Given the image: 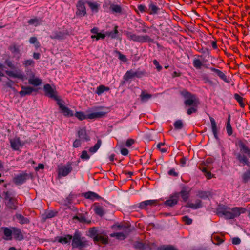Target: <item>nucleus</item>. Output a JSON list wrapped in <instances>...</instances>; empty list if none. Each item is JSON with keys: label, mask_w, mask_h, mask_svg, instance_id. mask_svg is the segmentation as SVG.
Listing matches in <instances>:
<instances>
[{"label": "nucleus", "mask_w": 250, "mask_h": 250, "mask_svg": "<svg viewBox=\"0 0 250 250\" xmlns=\"http://www.w3.org/2000/svg\"><path fill=\"white\" fill-rule=\"evenodd\" d=\"M236 145L239 148V152L235 153V156L239 163L244 165L249 166L250 158V148L242 140H239Z\"/></svg>", "instance_id": "1"}, {"label": "nucleus", "mask_w": 250, "mask_h": 250, "mask_svg": "<svg viewBox=\"0 0 250 250\" xmlns=\"http://www.w3.org/2000/svg\"><path fill=\"white\" fill-rule=\"evenodd\" d=\"M71 245L73 248L83 250L89 246V243L85 237L82 236L79 231H76L72 237Z\"/></svg>", "instance_id": "2"}, {"label": "nucleus", "mask_w": 250, "mask_h": 250, "mask_svg": "<svg viewBox=\"0 0 250 250\" xmlns=\"http://www.w3.org/2000/svg\"><path fill=\"white\" fill-rule=\"evenodd\" d=\"M112 228L119 232L112 233L110 234L111 237H116L119 240L125 239L130 233L129 228L125 226L115 224L112 226Z\"/></svg>", "instance_id": "3"}, {"label": "nucleus", "mask_w": 250, "mask_h": 250, "mask_svg": "<svg viewBox=\"0 0 250 250\" xmlns=\"http://www.w3.org/2000/svg\"><path fill=\"white\" fill-rule=\"evenodd\" d=\"M125 34L130 41L141 43L152 42L153 40L147 35H139L129 31H125Z\"/></svg>", "instance_id": "4"}, {"label": "nucleus", "mask_w": 250, "mask_h": 250, "mask_svg": "<svg viewBox=\"0 0 250 250\" xmlns=\"http://www.w3.org/2000/svg\"><path fill=\"white\" fill-rule=\"evenodd\" d=\"M181 94L186 99L184 102L186 106H198L199 104V99L195 95L187 90L181 91Z\"/></svg>", "instance_id": "5"}, {"label": "nucleus", "mask_w": 250, "mask_h": 250, "mask_svg": "<svg viewBox=\"0 0 250 250\" xmlns=\"http://www.w3.org/2000/svg\"><path fill=\"white\" fill-rule=\"evenodd\" d=\"M72 169L71 162H68L65 165H58L57 169L58 178L67 176L72 171Z\"/></svg>", "instance_id": "6"}, {"label": "nucleus", "mask_w": 250, "mask_h": 250, "mask_svg": "<svg viewBox=\"0 0 250 250\" xmlns=\"http://www.w3.org/2000/svg\"><path fill=\"white\" fill-rule=\"evenodd\" d=\"M109 111L110 109L109 108L101 107L99 108V110L97 111L87 115V118L89 119L102 118L105 116Z\"/></svg>", "instance_id": "7"}, {"label": "nucleus", "mask_w": 250, "mask_h": 250, "mask_svg": "<svg viewBox=\"0 0 250 250\" xmlns=\"http://www.w3.org/2000/svg\"><path fill=\"white\" fill-rule=\"evenodd\" d=\"M10 147L12 150L15 151L19 150L22 147L24 143L21 141L20 137L16 136L13 138L9 139Z\"/></svg>", "instance_id": "8"}, {"label": "nucleus", "mask_w": 250, "mask_h": 250, "mask_svg": "<svg viewBox=\"0 0 250 250\" xmlns=\"http://www.w3.org/2000/svg\"><path fill=\"white\" fill-rule=\"evenodd\" d=\"M85 2L83 0H79L76 4L77 11L76 15L77 16L82 17L85 16L87 14L86 8L85 6Z\"/></svg>", "instance_id": "9"}, {"label": "nucleus", "mask_w": 250, "mask_h": 250, "mask_svg": "<svg viewBox=\"0 0 250 250\" xmlns=\"http://www.w3.org/2000/svg\"><path fill=\"white\" fill-rule=\"evenodd\" d=\"M5 73L10 77L17 78L22 81L27 79L25 75L19 69L15 71L7 70L5 71Z\"/></svg>", "instance_id": "10"}, {"label": "nucleus", "mask_w": 250, "mask_h": 250, "mask_svg": "<svg viewBox=\"0 0 250 250\" xmlns=\"http://www.w3.org/2000/svg\"><path fill=\"white\" fill-rule=\"evenodd\" d=\"M136 250H153L156 247L154 244L143 243L141 242H136L134 245Z\"/></svg>", "instance_id": "11"}, {"label": "nucleus", "mask_w": 250, "mask_h": 250, "mask_svg": "<svg viewBox=\"0 0 250 250\" xmlns=\"http://www.w3.org/2000/svg\"><path fill=\"white\" fill-rule=\"evenodd\" d=\"M63 102L60 99L57 101V104L58 105L60 109L61 110V112L65 116H73L74 115L73 111L65 106L63 104Z\"/></svg>", "instance_id": "12"}, {"label": "nucleus", "mask_w": 250, "mask_h": 250, "mask_svg": "<svg viewBox=\"0 0 250 250\" xmlns=\"http://www.w3.org/2000/svg\"><path fill=\"white\" fill-rule=\"evenodd\" d=\"M43 89L45 95L48 97L53 98L57 102L59 100L58 97L56 94L55 91L51 87L49 84H46L44 85Z\"/></svg>", "instance_id": "13"}, {"label": "nucleus", "mask_w": 250, "mask_h": 250, "mask_svg": "<svg viewBox=\"0 0 250 250\" xmlns=\"http://www.w3.org/2000/svg\"><path fill=\"white\" fill-rule=\"evenodd\" d=\"M178 199L179 193H175L169 196L168 199L165 202L164 204L166 206L173 207L177 204Z\"/></svg>", "instance_id": "14"}, {"label": "nucleus", "mask_w": 250, "mask_h": 250, "mask_svg": "<svg viewBox=\"0 0 250 250\" xmlns=\"http://www.w3.org/2000/svg\"><path fill=\"white\" fill-rule=\"evenodd\" d=\"M94 242L96 244L100 243L102 244L106 245L109 242L108 237L104 233H99L98 236L94 237Z\"/></svg>", "instance_id": "15"}, {"label": "nucleus", "mask_w": 250, "mask_h": 250, "mask_svg": "<svg viewBox=\"0 0 250 250\" xmlns=\"http://www.w3.org/2000/svg\"><path fill=\"white\" fill-rule=\"evenodd\" d=\"M218 214L224 215L228 219H231V208L225 206L220 207L218 209Z\"/></svg>", "instance_id": "16"}, {"label": "nucleus", "mask_w": 250, "mask_h": 250, "mask_svg": "<svg viewBox=\"0 0 250 250\" xmlns=\"http://www.w3.org/2000/svg\"><path fill=\"white\" fill-rule=\"evenodd\" d=\"M22 90L19 93L21 97H24L26 95H30L34 91H37V89L34 88L30 86L21 85Z\"/></svg>", "instance_id": "17"}, {"label": "nucleus", "mask_w": 250, "mask_h": 250, "mask_svg": "<svg viewBox=\"0 0 250 250\" xmlns=\"http://www.w3.org/2000/svg\"><path fill=\"white\" fill-rule=\"evenodd\" d=\"M27 177V174L25 173H21L16 175L13 178V181L16 185H21L26 181Z\"/></svg>", "instance_id": "18"}, {"label": "nucleus", "mask_w": 250, "mask_h": 250, "mask_svg": "<svg viewBox=\"0 0 250 250\" xmlns=\"http://www.w3.org/2000/svg\"><path fill=\"white\" fill-rule=\"evenodd\" d=\"M67 33L60 31H54L51 33L50 38L52 39L62 40L66 38Z\"/></svg>", "instance_id": "19"}, {"label": "nucleus", "mask_w": 250, "mask_h": 250, "mask_svg": "<svg viewBox=\"0 0 250 250\" xmlns=\"http://www.w3.org/2000/svg\"><path fill=\"white\" fill-rule=\"evenodd\" d=\"M246 211V209L242 207H234L231 208L232 219L239 216L241 214L244 213Z\"/></svg>", "instance_id": "20"}, {"label": "nucleus", "mask_w": 250, "mask_h": 250, "mask_svg": "<svg viewBox=\"0 0 250 250\" xmlns=\"http://www.w3.org/2000/svg\"><path fill=\"white\" fill-rule=\"evenodd\" d=\"M110 10L113 14L121 15L123 14V8L119 4L111 3L110 4Z\"/></svg>", "instance_id": "21"}, {"label": "nucleus", "mask_w": 250, "mask_h": 250, "mask_svg": "<svg viewBox=\"0 0 250 250\" xmlns=\"http://www.w3.org/2000/svg\"><path fill=\"white\" fill-rule=\"evenodd\" d=\"M157 204V201L156 200H148L142 202L139 204V208L141 209H146L148 206H153Z\"/></svg>", "instance_id": "22"}, {"label": "nucleus", "mask_w": 250, "mask_h": 250, "mask_svg": "<svg viewBox=\"0 0 250 250\" xmlns=\"http://www.w3.org/2000/svg\"><path fill=\"white\" fill-rule=\"evenodd\" d=\"M86 3L88 5L92 12L95 13L98 12L100 7V4L97 2L87 1H86Z\"/></svg>", "instance_id": "23"}, {"label": "nucleus", "mask_w": 250, "mask_h": 250, "mask_svg": "<svg viewBox=\"0 0 250 250\" xmlns=\"http://www.w3.org/2000/svg\"><path fill=\"white\" fill-rule=\"evenodd\" d=\"M159 10V8L157 6L156 3L150 1L148 4V12L150 14H155L158 13Z\"/></svg>", "instance_id": "24"}, {"label": "nucleus", "mask_w": 250, "mask_h": 250, "mask_svg": "<svg viewBox=\"0 0 250 250\" xmlns=\"http://www.w3.org/2000/svg\"><path fill=\"white\" fill-rule=\"evenodd\" d=\"M73 236L70 234L66 235L64 237H57L56 240L62 244H66L72 240Z\"/></svg>", "instance_id": "25"}, {"label": "nucleus", "mask_w": 250, "mask_h": 250, "mask_svg": "<svg viewBox=\"0 0 250 250\" xmlns=\"http://www.w3.org/2000/svg\"><path fill=\"white\" fill-rule=\"evenodd\" d=\"M209 69L211 71L215 72L217 75V76L224 82H228L226 75L223 72L214 67H210L209 68Z\"/></svg>", "instance_id": "26"}, {"label": "nucleus", "mask_w": 250, "mask_h": 250, "mask_svg": "<svg viewBox=\"0 0 250 250\" xmlns=\"http://www.w3.org/2000/svg\"><path fill=\"white\" fill-rule=\"evenodd\" d=\"M197 196L201 199H208L212 196V193L209 191L199 190L197 193Z\"/></svg>", "instance_id": "27"}, {"label": "nucleus", "mask_w": 250, "mask_h": 250, "mask_svg": "<svg viewBox=\"0 0 250 250\" xmlns=\"http://www.w3.org/2000/svg\"><path fill=\"white\" fill-rule=\"evenodd\" d=\"M12 235L14 238L16 240H21L23 239V236L21 230L17 228H12Z\"/></svg>", "instance_id": "28"}, {"label": "nucleus", "mask_w": 250, "mask_h": 250, "mask_svg": "<svg viewBox=\"0 0 250 250\" xmlns=\"http://www.w3.org/2000/svg\"><path fill=\"white\" fill-rule=\"evenodd\" d=\"M4 235V239L6 240H10L12 237V228L10 229L7 227L2 228Z\"/></svg>", "instance_id": "29"}, {"label": "nucleus", "mask_w": 250, "mask_h": 250, "mask_svg": "<svg viewBox=\"0 0 250 250\" xmlns=\"http://www.w3.org/2000/svg\"><path fill=\"white\" fill-rule=\"evenodd\" d=\"M28 83L31 85L39 86L42 84V80L38 77H35V75H33V76L29 79Z\"/></svg>", "instance_id": "30"}, {"label": "nucleus", "mask_w": 250, "mask_h": 250, "mask_svg": "<svg viewBox=\"0 0 250 250\" xmlns=\"http://www.w3.org/2000/svg\"><path fill=\"white\" fill-rule=\"evenodd\" d=\"M209 120H210V121L211 123V129H212V133L214 135V137L216 139H217L218 138V136H217L218 130H217V128L215 121L211 117H209Z\"/></svg>", "instance_id": "31"}, {"label": "nucleus", "mask_w": 250, "mask_h": 250, "mask_svg": "<svg viewBox=\"0 0 250 250\" xmlns=\"http://www.w3.org/2000/svg\"><path fill=\"white\" fill-rule=\"evenodd\" d=\"M78 135L79 137L84 141H88L90 140V138L86 134V130L84 128H82L78 131Z\"/></svg>", "instance_id": "32"}, {"label": "nucleus", "mask_w": 250, "mask_h": 250, "mask_svg": "<svg viewBox=\"0 0 250 250\" xmlns=\"http://www.w3.org/2000/svg\"><path fill=\"white\" fill-rule=\"evenodd\" d=\"M118 33V26H115L113 31H107L105 32V35H106V36L110 37L111 39H116L117 38Z\"/></svg>", "instance_id": "33"}, {"label": "nucleus", "mask_w": 250, "mask_h": 250, "mask_svg": "<svg viewBox=\"0 0 250 250\" xmlns=\"http://www.w3.org/2000/svg\"><path fill=\"white\" fill-rule=\"evenodd\" d=\"M16 219L18 220L19 222L21 224H26L29 223V220L23 215L20 214H17L15 215Z\"/></svg>", "instance_id": "34"}, {"label": "nucleus", "mask_w": 250, "mask_h": 250, "mask_svg": "<svg viewBox=\"0 0 250 250\" xmlns=\"http://www.w3.org/2000/svg\"><path fill=\"white\" fill-rule=\"evenodd\" d=\"M187 206L194 209H198L202 207V201L197 200L195 203H188Z\"/></svg>", "instance_id": "35"}, {"label": "nucleus", "mask_w": 250, "mask_h": 250, "mask_svg": "<svg viewBox=\"0 0 250 250\" xmlns=\"http://www.w3.org/2000/svg\"><path fill=\"white\" fill-rule=\"evenodd\" d=\"M9 49L14 55L21 54L20 46L19 45L13 44L9 47Z\"/></svg>", "instance_id": "36"}, {"label": "nucleus", "mask_w": 250, "mask_h": 250, "mask_svg": "<svg viewBox=\"0 0 250 250\" xmlns=\"http://www.w3.org/2000/svg\"><path fill=\"white\" fill-rule=\"evenodd\" d=\"M28 23L30 25H34V26H37L41 25L42 23V20L41 19H38L37 18L30 19L28 21Z\"/></svg>", "instance_id": "37"}, {"label": "nucleus", "mask_w": 250, "mask_h": 250, "mask_svg": "<svg viewBox=\"0 0 250 250\" xmlns=\"http://www.w3.org/2000/svg\"><path fill=\"white\" fill-rule=\"evenodd\" d=\"M208 168H210V167H208V166H207V167H202L200 168L202 172L204 173L207 179H210L212 177V175L210 172L208 171Z\"/></svg>", "instance_id": "38"}, {"label": "nucleus", "mask_w": 250, "mask_h": 250, "mask_svg": "<svg viewBox=\"0 0 250 250\" xmlns=\"http://www.w3.org/2000/svg\"><path fill=\"white\" fill-rule=\"evenodd\" d=\"M6 206L11 209H16V200L14 198L6 202Z\"/></svg>", "instance_id": "39"}, {"label": "nucleus", "mask_w": 250, "mask_h": 250, "mask_svg": "<svg viewBox=\"0 0 250 250\" xmlns=\"http://www.w3.org/2000/svg\"><path fill=\"white\" fill-rule=\"evenodd\" d=\"M109 88L103 85H101L97 87L96 93L98 95H101L104 91H107L109 90Z\"/></svg>", "instance_id": "40"}, {"label": "nucleus", "mask_w": 250, "mask_h": 250, "mask_svg": "<svg viewBox=\"0 0 250 250\" xmlns=\"http://www.w3.org/2000/svg\"><path fill=\"white\" fill-rule=\"evenodd\" d=\"M179 193V196L180 195L183 200L187 201L189 198V193L185 189H183Z\"/></svg>", "instance_id": "41"}, {"label": "nucleus", "mask_w": 250, "mask_h": 250, "mask_svg": "<svg viewBox=\"0 0 250 250\" xmlns=\"http://www.w3.org/2000/svg\"><path fill=\"white\" fill-rule=\"evenodd\" d=\"M234 97L235 99L239 103L240 106L242 108H244L245 106V104L244 102V98L238 94H235Z\"/></svg>", "instance_id": "42"}, {"label": "nucleus", "mask_w": 250, "mask_h": 250, "mask_svg": "<svg viewBox=\"0 0 250 250\" xmlns=\"http://www.w3.org/2000/svg\"><path fill=\"white\" fill-rule=\"evenodd\" d=\"M152 97V95L142 91L140 95L141 100L142 102H146Z\"/></svg>", "instance_id": "43"}, {"label": "nucleus", "mask_w": 250, "mask_h": 250, "mask_svg": "<svg viewBox=\"0 0 250 250\" xmlns=\"http://www.w3.org/2000/svg\"><path fill=\"white\" fill-rule=\"evenodd\" d=\"M102 144V141L101 140H98L96 144L94 146L90 147L89 149V151L91 153H95L98 149L100 148Z\"/></svg>", "instance_id": "44"}, {"label": "nucleus", "mask_w": 250, "mask_h": 250, "mask_svg": "<svg viewBox=\"0 0 250 250\" xmlns=\"http://www.w3.org/2000/svg\"><path fill=\"white\" fill-rule=\"evenodd\" d=\"M102 144V141L101 140H98L96 144L94 146L90 147L89 149V151L91 153H95L98 149L100 148Z\"/></svg>", "instance_id": "45"}, {"label": "nucleus", "mask_w": 250, "mask_h": 250, "mask_svg": "<svg viewBox=\"0 0 250 250\" xmlns=\"http://www.w3.org/2000/svg\"><path fill=\"white\" fill-rule=\"evenodd\" d=\"M193 65L196 69H201L203 65L202 61L198 59H194L193 61Z\"/></svg>", "instance_id": "46"}, {"label": "nucleus", "mask_w": 250, "mask_h": 250, "mask_svg": "<svg viewBox=\"0 0 250 250\" xmlns=\"http://www.w3.org/2000/svg\"><path fill=\"white\" fill-rule=\"evenodd\" d=\"M158 250H178L172 245H163L157 248Z\"/></svg>", "instance_id": "47"}, {"label": "nucleus", "mask_w": 250, "mask_h": 250, "mask_svg": "<svg viewBox=\"0 0 250 250\" xmlns=\"http://www.w3.org/2000/svg\"><path fill=\"white\" fill-rule=\"evenodd\" d=\"M134 77V71L132 70L127 71L124 76V79L125 81H128L129 79Z\"/></svg>", "instance_id": "48"}, {"label": "nucleus", "mask_w": 250, "mask_h": 250, "mask_svg": "<svg viewBox=\"0 0 250 250\" xmlns=\"http://www.w3.org/2000/svg\"><path fill=\"white\" fill-rule=\"evenodd\" d=\"M88 232L89 236L93 238V241L94 240V237L98 236L99 234V233H97L96 229L94 227L90 228Z\"/></svg>", "instance_id": "49"}, {"label": "nucleus", "mask_w": 250, "mask_h": 250, "mask_svg": "<svg viewBox=\"0 0 250 250\" xmlns=\"http://www.w3.org/2000/svg\"><path fill=\"white\" fill-rule=\"evenodd\" d=\"M94 211L96 214L100 216H102L104 214L103 208L101 206H97L95 207Z\"/></svg>", "instance_id": "50"}, {"label": "nucleus", "mask_w": 250, "mask_h": 250, "mask_svg": "<svg viewBox=\"0 0 250 250\" xmlns=\"http://www.w3.org/2000/svg\"><path fill=\"white\" fill-rule=\"evenodd\" d=\"M56 215V212H54L52 211H50L47 212H46L45 214L43 215L42 216V219L44 220H46L47 218H51L54 217Z\"/></svg>", "instance_id": "51"}, {"label": "nucleus", "mask_w": 250, "mask_h": 250, "mask_svg": "<svg viewBox=\"0 0 250 250\" xmlns=\"http://www.w3.org/2000/svg\"><path fill=\"white\" fill-rule=\"evenodd\" d=\"M29 42L31 44H34L36 48H38L40 46V43L38 41V40L36 37H31L29 39Z\"/></svg>", "instance_id": "52"}, {"label": "nucleus", "mask_w": 250, "mask_h": 250, "mask_svg": "<svg viewBox=\"0 0 250 250\" xmlns=\"http://www.w3.org/2000/svg\"><path fill=\"white\" fill-rule=\"evenodd\" d=\"M243 181L244 183H247L250 180V171L247 170L242 175Z\"/></svg>", "instance_id": "53"}, {"label": "nucleus", "mask_w": 250, "mask_h": 250, "mask_svg": "<svg viewBox=\"0 0 250 250\" xmlns=\"http://www.w3.org/2000/svg\"><path fill=\"white\" fill-rule=\"evenodd\" d=\"M84 196L86 199H93L97 196V195L93 192L89 191L85 193Z\"/></svg>", "instance_id": "54"}, {"label": "nucleus", "mask_w": 250, "mask_h": 250, "mask_svg": "<svg viewBox=\"0 0 250 250\" xmlns=\"http://www.w3.org/2000/svg\"><path fill=\"white\" fill-rule=\"evenodd\" d=\"M106 37V35L105 34H102L101 33H98L96 35H93L91 36L92 39L95 38L96 40H99L100 39H104Z\"/></svg>", "instance_id": "55"}, {"label": "nucleus", "mask_w": 250, "mask_h": 250, "mask_svg": "<svg viewBox=\"0 0 250 250\" xmlns=\"http://www.w3.org/2000/svg\"><path fill=\"white\" fill-rule=\"evenodd\" d=\"M75 116L81 121L87 118V116H85L82 112H76Z\"/></svg>", "instance_id": "56"}, {"label": "nucleus", "mask_w": 250, "mask_h": 250, "mask_svg": "<svg viewBox=\"0 0 250 250\" xmlns=\"http://www.w3.org/2000/svg\"><path fill=\"white\" fill-rule=\"evenodd\" d=\"M74 195L72 194H70L65 199L64 201L65 204L66 205H69L72 202V200L74 198Z\"/></svg>", "instance_id": "57"}, {"label": "nucleus", "mask_w": 250, "mask_h": 250, "mask_svg": "<svg viewBox=\"0 0 250 250\" xmlns=\"http://www.w3.org/2000/svg\"><path fill=\"white\" fill-rule=\"evenodd\" d=\"M174 128L176 129H181L183 127V123L181 120L176 121L174 124Z\"/></svg>", "instance_id": "58"}, {"label": "nucleus", "mask_w": 250, "mask_h": 250, "mask_svg": "<svg viewBox=\"0 0 250 250\" xmlns=\"http://www.w3.org/2000/svg\"><path fill=\"white\" fill-rule=\"evenodd\" d=\"M34 61L31 59L25 60L23 62V65L25 67H28L29 66H33L34 65Z\"/></svg>", "instance_id": "59"}, {"label": "nucleus", "mask_w": 250, "mask_h": 250, "mask_svg": "<svg viewBox=\"0 0 250 250\" xmlns=\"http://www.w3.org/2000/svg\"><path fill=\"white\" fill-rule=\"evenodd\" d=\"M198 106H192V107L188 108L187 110V113L188 115H191L193 113H195L197 111Z\"/></svg>", "instance_id": "60"}, {"label": "nucleus", "mask_w": 250, "mask_h": 250, "mask_svg": "<svg viewBox=\"0 0 250 250\" xmlns=\"http://www.w3.org/2000/svg\"><path fill=\"white\" fill-rule=\"evenodd\" d=\"M182 220L187 225H190L192 223V220L187 216H184L182 217Z\"/></svg>", "instance_id": "61"}, {"label": "nucleus", "mask_w": 250, "mask_h": 250, "mask_svg": "<svg viewBox=\"0 0 250 250\" xmlns=\"http://www.w3.org/2000/svg\"><path fill=\"white\" fill-rule=\"evenodd\" d=\"M226 130L229 136H231L232 134V128L230 124H227Z\"/></svg>", "instance_id": "62"}, {"label": "nucleus", "mask_w": 250, "mask_h": 250, "mask_svg": "<svg viewBox=\"0 0 250 250\" xmlns=\"http://www.w3.org/2000/svg\"><path fill=\"white\" fill-rule=\"evenodd\" d=\"M164 143H160L157 145V148H158L162 153H165L167 151V148L162 147V146H164Z\"/></svg>", "instance_id": "63"}, {"label": "nucleus", "mask_w": 250, "mask_h": 250, "mask_svg": "<svg viewBox=\"0 0 250 250\" xmlns=\"http://www.w3.org/2000/svg\"><path fill=\"white\" fill-rule=\"evenodd\" d=\"M138 10L141 12H148L147 8L145 5L140 4L138 6Z\"/></svg>", "instance_id": "64"}]
</instances>
